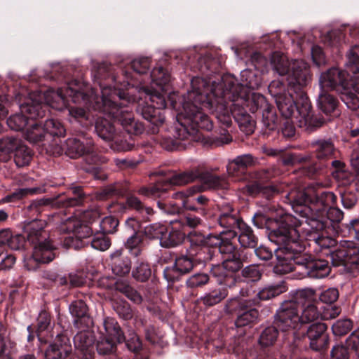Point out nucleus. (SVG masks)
Segmentation results:
<instances>
[{"label":"nucleus","instance_id":"obj_52","mask_svg":"<svg viewBox=\"0 0 359 359\" xmlns=\"http://www.w3.org/2000/svg\"><path fill=\"white\" fill-rule=\"evenodd\" d=\"M209 280V277L206 273H196L187 280V285L189 287L194 288L201 287Z\"/></svg>","mask_w":359,"mask_h":359},{"label":"nucleus","instance_id":"obj_17","mask_svg":"<svg viewBox=\"0 0 359 359\" xmlns=\"http://www.w3.org/2000/svg\"><path fill=\"white\" fill-rule=\"evenodd\" d=\"M72 348L69 339L64 334H57L55 341L46 351V359H60L69 355Z\"/></svg>","mask_w":359,"mask_h":359},{"label":"nucleus","instance_id":"obj_42","mask_svg":"<svg viewBox=\"0 0 359 359\" xmlns=\"http://www.w3.org/2000/svg\"><path fill=\"white\" fill-rule=\"evenodd\" d=\"M234 113L241 129L247 134L252 133L255 129V121L252 119L251 116L243 111L236 113L234 111Z\"/></svg>","mask_w":359,"mask_h":359},{"label":"nucleus","instance_id":"obj_3","mask_svg":"<svg viewBox=\"0 0 359 359\" xmlns=\"http://www.w3.org/2000/svg\"><path fill=\"white\" fill-rule=\"evenodd\" d=\"M46 226L45 221L36 219L25 226L27 239L32 245V254L24 257L25 267L29 271H35L41 264H48L55 258L56 248L43 230Z\"/></svg>","mask_w":359,"mask_h":359},{"label":"nucleus","instance_id":"obj_46","mask_svg":"<svg viewBox=\"0 0 359 359\" xmlns=\"http://www.w3.org/2000/svg\"><path fill=\"white\" fill-rule=\"evenodd\" d=\"M151 271L149 264L145 263L140 264L133 271L132 275L136 280L144 282L151 276Z\"/></svg>","mask_w":359,"mask_h":359},{"label":"nucleus","instance_id":"obj_59","mask_svg":"<svg viewBox=\"0 0 359 359\" xmlns=\"http://www.w3.org/2000/svg\"><path fill=\"white\" fill-rule=\"evenodd\" d=\"M204 189L202 184H197L189 187L186 191L175 193L174 197L177 199H188V198L194 196V194L200 192H203Z\"/></svg>","mask_w":359,"mask_h":359},{"label":"nucleus","instance_id":"obj_12","mask_svg":"<svg viewBox=\"0 0 359 359\" xmlns=\"http://www.w3.org/2000/svg\"><path fill=\"white\" fill-rule=\"evenodd\" d=\"M288 86L292 91H303L312 79L309 65L302 60L292 61L291 70L286 78Z\"/></svg>","mask_w":359,"mask_h":359},{"label":"nucleus","instance_id":"obj_34","mask_svg":"<svg viewBox=\"0 0 359 359\" xmlns=\"http://www.w3.org/2000/svg\"><path fill=\"white\" fill-rule=\"evenodd\" d=\"M243 222L242 220L237 219L235 216L229 213H223L219 218V224L226 229H229L226 233H228L229 237L232 238L237 236L236 230Z\"/></svg>","mask_w":359,"mask_h":359},{"label":"nucleus","instance_id":"obj_51","mask_svg":"<svg viewBox=\"0 0 359 359\" xmlns=\"http://www.w3.org/2000/svg\"><path fill=\"white\" fill-rule=\"evenodd\" d=\"M242 276L248 281H257L260 279L262 273L259 266L252 264L243 269Z\"/></svg>","mask_w":359,"mask_h":359},{"label":"nucleus","instance_id":"obj_33","mask_svg":"<svg viewBox=\"0 0 359 359\" xmlns=\"http://www.w3.org/2000/svg\"><path fill=\"white\" fill-rule=\"evenodd\" d=\"M103 325L106 332L105 337L116 341L118 343L123 341L124 335L115 319L107 318L104 320Z\"/></svg>","mask_w":359,"mask_h":359},{"label":"nucleus","instance_id":"obj_21","mask_svg":"<svg viewBox=\"0 0 359 359\" xmlns=\"http://www.w3.org/2000/svg\"><path fill=\"white\" fill-rule=\"evenodd\" d=\"M93 151V144L90 140L69 138L66 141V154L72 158H76Z\"/></svg>","mask_w":359,"mask_h":359},{"label":"nucleus","instance_id":"obj_9","mask_svg":"<svg viewBox=\"0 0 359 359\" xmlns=\"http://www.w3.org/2000/svg\"><path fill=\"white\" fill-rule=\"evenodd\" d=\"M44 113L43 105L34 101L32 98L27 103L20 106V114H16L9 117L7 124L12 130H22L32 119L42 117Z\"/></svg>","mask_w":359,"mask_h":359},{"label":"nucleus","instance_id":"obj_18","mask_svg":"<svg viewBox=\"0 0 359 359\" xmlns=\"http://www.w3.org/2000/svg\"><path fill=\"white\" fill-rule=\"evenodd\" d=\"M327 326L325 323H317L309 326L307 336L310 340L311 348L320 351L326 347L328 342Z\"/></svg>","mask_w":359,"mask_h":359},{"label":"nucleus","instance_id":"obj_50","mask_svg":"<svg viewBox=\"0 0 359 359\" xmlns=\"http://www.w3.org/2000/svg\"><path fill=\"white\" fill-rule=\"evenodd\" d=\"M118 226V219L111 216L105 217L100 222V228L104 234L114 233Z\"/></svg>","mask_w":359,"mask_h":359},{"label":"nucleus","instance_id":"obj_37","mask_svg":"<svg viewBox=\"0 0 359 359\" xmlns=\"http://www.w3.org/2000/svg\"><path fill=\"white\" fill-rule=\"evenodd\" d=\"M228 295L226 289H215L201 297V302L206 306H212L219 304Z\"/></svg>","mask_w":359,"mask_h":359},{"label":"nucleus","instance_id":"obj_38","mask_svg":"<svg viewBox=\"0 0 359 359\" xmlns=\"http://www.w3.org/2000/svg\"><path fill=\"white\" fill-rule=\"evenodd\" d=\"M219 251L224 255L223 259H230L242 262L240 254L228 238H224L221 244L218 246Z\"/></svg>","mask_w":359,"mask_h":359},{"label":"nucleus","instance_id":"obj_13","mask_svg":"<svg viewBox=\"0 0 359 359\" xmlns=\"http://www.w3.org/2000/svg\"><path fill=\"white\" fill-rule=\"evenodd\" d=\"M302 102V106L298 108V115L295 116L296 123L300 128L307 130H313L321 127L325 120L321 117L314 116L311 111V102L304 92L297 94Z\"/></svg>","mask_w":359,"mask_h":359},{"label":"nucleus","instance_id":"obj_25","mask_svg":"<svg viewBox=\"0 0 359 359\" xmlns=\"http://www.w3.org/2000/svg\"><path fill=\"white\" fill-rule=\"evenodd\" d=\"M199 178L205 191L210 189L227 188L226 180L222 176L212 175L210 172H200Z\"/></svg>","mask_w":359,"mask_h":359},{"label":"nucleus","instance_id":"obj_6","mask_svg":"<svg viewBox=\"0 0 359 359\" xmlns=\"http://www.w3.org/2000/svg\"><path fill=\"white\" fill-rule=\"evenodd\" d=\"M316 292L311 288L294 291V299L299 309L302 325L320 319L321 312L316 304Z\"/></svg>","mask_w":359,"mask_h":359},{"label":"nucleus","instance_id":"obj_61","mask_svg":"<svg viewBox=\"0 0 359 359\" xmlns=\"http://www.w3.org/2000/svg\"><path fill=\"white\" fill-rule=\"evenodd\" d=\"M117 342L113 339L104 337L97 343V350L100 354H107L110 353Z\"/></svg>","mask_w":359,"mask_h":359},{"label":"nucleus","instance_id":"obj_56","mask_svg":"<svg viewBox=\"0 0 359 359\" xmlns=\"http://www.w3.org/2000/svg\"><path fill=\"white\" fill-rule=\"evenodd\" d=\"M339 297V292L337 288L331 287L323 291L319 296L320 300L327 304L336 302Z\"/></svg>","mask_w":359,"mask_h":359},{"label":"nucleus","instance_id":"obj_5","mask_svg":"<svg viewBox=\"0 0 359 359\" xmlns=\"http://www.w3.org/2000/svg\"><path fill=\"white\" fill-rule=\"evenodd\" d=\"M359 72V46H354L347 55L346 70L331 68L322 73L319 78L320 89L342 93L348 88L351 74Z\"/></svg>","mask_w":359,"mask_h":359},{"label":"nucleus","instance_id":"obj_53","mask_svg":"<svg viewBox=\"0 0 359 359\" xmlns=\"http://www.w3.org/2000/svg\"><path fill=\"white\" fill-rule=\"evenodd\" d=\"M248 305L245 301L238 299V298H233L226 302L224 309L226 313H231L238 310L242 311Z\"/></svg>","mask_w":359,"mask_h":359},{"label":"nucleus","instance_id":"obj_55","mask_svg":"<svg viewBox=\"0 0 359 359\" xmlns=\"http://www.w3.org/2000/svg\"><path fill=\"white\" fill-rule=\"evenodd\" d=\"M352 327V323L348 319L337 321L332 325V330L336 335H343L346 334Z\"/></svg>","mask_w":359,"mask_h":359},{"label":"nucleus","instance_id":"obj_7","mask_svg":"<svg viewBox=\"0 0 359 359\" xmlns=\"http://www.w3.org/2000/svg\"><path fill=\"white\" fill-rule=\"evenodd\" d=\"M323 215H321L320 217ZM302 233L309 241H313L321 248H328L334 245V241L324 235V230L327 228V223L322 217L316 218L312 211L305 221L301 222Z\"/></svg>","mask_w":359,"mask_h":359},{"label":"nucleus","instance_id":"obj_39","mask_svg":"<svg viewBox=\"0 0 359 359\" xmlns=\"http://www.w3.org/2000/svg\"><path fill=\"white\" fill-rule=\"evenodd\" d=\"M278 336L276 327L270 326L266 327L261 333L259 342L262 346H270L274 344Z\"/></svg>","mask_w":359,"mask_h":359},{"label":"nucleus","instance_id":"obj_10","mask_svg":"<svg viewBox=\"0 0 359 359\" xmlns=\"http://www.w3.org/2000/svg\"><path fill=\"white\" fill-rule=\"evenodd\" d=\"M331 259L334 266L344 265L359 270V247L355 246L352 241H344L331 253Z\"/></svg>","mask_w":359,"mask_h":359},{"label":"nucleus","instance_id":"obj_63","mask_svg":"<svg viewBox=\"0 0 359 359\" xmlns=\"http://www.w3.org/2000/svg\"><path fill=\"white\" fill-rule=\"evenodd\" d=\"M149 59L148 57H140L132 62V68L138 74H144L149 67Z\"/></svg>","mask_w":359,"mask_h":359},{"label":"nucleus","instance_id":"obj_20","mask_svg":"<svg viewBox=\"0 0 359 359\" xmlns=\"http://www.w3.org/2000/svg\"><path fill=\"white\" fill-rule=\"evenodd\" d=\"M110 265L113 273L118 276L128 274L131 269L130 259L123 249L116 250L110 255Z\"/></svg>","mask_w":359,"mask_h":359},{"label":"nucleus","instance_id":"obj_4","mask_svg":"<svg viewBox=\"0 0 359 359\" xmlns=\"http://www.w3.org/2000/svg\"><path fill=\"white\" fill-rule=\"evenodd\" d=\"M153 85H156L158 88L152 89L144 88H142L146 97L145 99L152 102L154 106L146 105L141 109V113L143 118L150 122L155 126L162 124L165 121V117L161 111V109L166 107L164 91L166 90V84L170 80L169 75L165 72L162 67L154 68L151 73Z\"/></svg>","mask_w":359,"mask_h":359},{"label":"nucleus","instance_id":"obj_19","mask_svg":"<svg viewBox=\"0 0 359 359\" xmlns=\"http://www.w3.org/2000/svg\"><path fill=\"white\" fill-rule=\"evenodd\" d=\"M311 211H312L315 215V217L320 218L321 217V215L323 216L322 217V219L326 222L327 223V227L332 223V222H339L344 217V213L343 212L339 209L338 208L335 207H330V208L327 210H321L320 208H310L304 207L303 210H300L299 212L302 213V217L305 218V219L307 218L308 216L311 215Z\"/></svg>","mask_w":359,"mask_h":359},{"label":"nucleus","instance_id":"obj_57","mask_svg":"<svg viewBox=\"0 0 359 359\" xmlns=\"http://www.w3.org/2000/svg\"><path fill=\"white\" fill-rule=\"evenodd\" d=\"M241 76L245 79L243 85H245L250 88H258L260 85L259 80L257 78L255 74L248 69H245L241 72Z\"/></svg>","mask_w":359,"mask_h":359},{"label":"nucleus","instance_id":"obj_22","mask_svg":"<svg viewBox=\"0 0 359 359\" xmlns=\"http://www.w3.org/2000/svg\"><path fill=\"white\" fill-rule=\"evenodd\" d=\"M258 107L262 111V123L269 130H275L278 125V117L273 108L262 95L257 96Z\"/></svg>","mask_w":359,"mask_h":359},{"label":"nucleus","instance_id":"obj_47","mask_svg":"<svg viewBox=\"0 0 359 359\" xmlns=\"http://www.w3.org/2000/svg\"><path fill=\"white\" fill-rule=\"evenodd\" d=\"M31 158V151L29 149L22 147L16 149L15 161L18 166H24L27 165Z\"/></svg>","mask_w":359,"mask_h":359},{"label":"nucleus","instance_id":"obj_60","mask_svg":"<svg viewBox=\"0 0 359 359\" xmlns=\"http://www.w3.org/2000/svg\"><path fill=\"white\" fill-rule=\"evenodd\" d=\"M71 190L74 196L68 197L65 201H62L64 205L67 207L76 205L79 204L82 200L83 192L80 187H73Z\"/></svg>","mask_w":359,"mask_h":359},{"label":"nucleus","instance_id":"obj_32","mask_svg":"<svg viewBox=\"0 0 359 359\" xmlns=\"http://www.w3.org/2000/svg\"><path fill=\"white\" fill-rule=\"evenodd\" d=\"M238 234V241L244 248H255L257 245V239L252 229L245 222L240 224L237 229Z\"/></svg>","mask_w":359,"mask_h":359},{"label":"nucleus","instance_id":"obj_36","mask_svg":"<svg viewBox=\"0 0 359 359\" xmlns=\"http://www.w3.org/2000/svg\"><path fill=\"white\" fill-rule=\"evenodd\" d=\"M287 290V287L285 282H281L277 285L264 287L257 293V296L261 300H269L286 292Z\"/></svg>","mask_w":359,"mask_h":359},{"label":"nucleus","instance_id":"obj_14","mask_svg":"<svg viewBox=\"0 0 359 359\" xmlns=\"http://www.w3.org/2000/svg\"><path fill=\"white\" fill-rule=\"evenodd\" d=\"M242 266L243 263L238 261H232L229 259H223L222 264L214 266L211 271L219 284L231 287L236 283L234 273L238 271Z\"/></svg>","mask_w":359,"mask_h":359},{"label":"nucleus","instance_id":"obj_49","mask_svg":"<svg viewBox=\"0 0 359 359\" xmlns=\"http://www.w3.org/2000/svg\"><path fill=\"white\" fill-rule=\"evenodd\" d=\"M110 245L111 241L104 233L95 236L91 241V246L100 251L107 250Z\"/></svg>","mask_w":359,"mask_h":359},{"label":"nucleus","instance_id":"obj_8","mask_svg":"<svg viewBox=\"0 0 359 359\" xmlns=\"http://www.w3.org/2000/svg\"><path fill=\"white\" fill-rule=\"evenodd\" d=\"M276 324L283 332L299 330L302 327L294 291L290 292V299L284 301L277 311Z\"/></svg>","mask_w":359,"mask_h":359},{"label":"nucleus","instance_id":"obj_28","mask_svg":"<svg viewBox=\"0 0 359 359\" xmlns=\"http://www.w3.org/2000/svg\"><path fill=\"white\" fill-rule=\"evenodd\" d=\"M295 93V96L289 97L287 100V104H281L280 108H278L281 114L286 118H293V122L296 123L295 116L298 115V108L302 106V102L299 100V94L301 91H293Z\"/></svg>","mask_w":359,"mask_h":359},{"label":"nucleus","instance_id":"obj_35","mask_svg":"<svg viewBox=\"0 0 359 359\" xmlns=\"http://www.w3.org/2000/svg\"><path fill=\"white\" fill-rule=\"evenodd\" d=\"M183 234L177 230H168L165 227V231L160 238V244L164 248L175 247L182 243Z\"/></svg>","mask_w":359,"mask_h":359},{"label":"nucleus","instance_id":"obj_15","mask_svg":"<svg viewBox=\"0 0 359 359\" xmlns=\"http://www.w3.org/2000/svg\"><path fill=\"white\" fill-rule=\"evenodd\" d=\"M298 265L304 269L303 273L311 278H322L330 273L328 262L323 259H314L310 256L304 257Z\"/></svg>","mask_w":359,"mask_h":359},{"label":"nucleus","instance_id":"obj_48","mask_svg":"<svg viewBox=\"0 0 359 359\" xmlns=\"http://www.w3.org/2000/svg\"><path fill=\"white\" fill-rule=\"evenodd\" d=\"M69 311L73 316L82 318L87 316L88 308L83 301L76 300L69 306Z\"/></svg>","mask_w":359,"mask_h":359},{"label":"nucleus","instance_id":"obj_1","mask_svg":"<svg viewBox=\"0 0 359 359\" xmlns=\"http://www.w3.org/2000/svg\"><path fill=\"white\" fill-rule=\"evenodd\" d=\"M67 96L74 103L83 104L86 107H92L95 110L111 115L129 134L138 135L144 131L143 125L134 118L133 113L127 109H123L122 105L126 107V105L118 103L119 100H127L126 94L109 87L102 89L101 101H99L100 98L93 89H90L87 94L81 91L80 87L76 82L70 83L65 90L63 88H59L57 90L49 89L43 95H39V99H34L32 97L31 99L39 102V100L43 97L47 105L55 109L62 110L66 107ZM41 104L43 108L46 107V104L41 102Z\"/></svg>","mask_w":359,"mask_h":359},{"label":"nucleus","instance_id":"obj_24","mask_svg":"<svg viewBox=\"0 0 359 359\" xmlns=\"http://www.w3.org/2000/svg\"><path fill=\"white\" fill-rule=\"evenodd\" d=\"M25 238L20 234H13L9 229L0 230V247L7 245L12 250H20L23 247Z\"/></svg>","mask_w":359,"mask_h":359},{"label":"nucleus","instance_id":"obj_29","mask_svg":"<svg viewBox=\"0 0 359 359\" xmlns=\"http://www.w3.org/2000/svg\"><path fill=\"white\" fill-rule=\"evenodd\" d=\"M199 169L194 168L191 170L173 175L171 177L168 179V182L172 185L182 186L194 182L199 178Z\"/></svg>","mask_w":359,"mask_h":359},{"label":"nucleus","instance_id":"obj_41","mask_svg":"<svg viewBox=\"0 0 359 359\" xmlns=\"http://www.w3.org/2000/svg\"><path fill=\"white\" fill-rule=\"evenodd\" d=\"M316 154L318 159L331 157L334 153V146L330 141L319 140L316 142Z\"/></svg>","mask_w":359,"mask_h":359},{"label":"nucleus","instance_id":"obj_64","mask_svg":"<svg viewBox=\"0 0 359 359\" xmlns=\"http://www.w3.org/2000/svg\"><path fill=\"white\" fill-rule=\"evenodd\" d=\"M114 309L118 315L123 319L128 320L133 317L132 309L126 302L116 304L114 306Z\"/></svg>","mask_w":359,"mask_h":359},{"label":"nucleus","instance_id":"obj_30","mask_svg":"<svg viewBox=\"0 0 359 359\" xmlns=\"http://www.w3.org/2000/svg\"><path fill=\"white\" fill-rule=\"evenodd\" d=\"M25 138L31 143L41 142L46 138V133L43 130L42 125L32 119L24 131Z\"/></svg>","mask_w":359,"mask_h":359},{"label":"nucleus","instance_id":"obj_40","mask_svg":"<svg viewBox=\"0 0 359 359\" xmlns=\"http://www.w3.org/2000/svg\"><path fill=\"white\" fill-rule=\"evenodd\" d=\"M259 313L255 309H250L239 313L236 320L237 327H244L255 323L258 318Z\"/></svg>","mask_w":359,"mask_h":359},{"label":"nucleus","instance_id":"obj_45","mask_svg":"<svg viewBox=\"0 0 359 359\" xmlns=\"http://www.w3.org/2000/svg\"><path fill=\"white\" fill-rule=\"evenodd\" d=\"M340 93L341 94V100L348 108L352 110H355L359 108V97L349 90V88Z\"/></svg>","mask_w":359,"mask_h":359},{"label":"nucleus","instance_id":"obj_23","mask_svg":"<svg viewBox=\"0 0 359 359\" xmlns=\"http://www.w3.org/2000/svg\"><path fill=\"white\" fill-rule=\"evenodd\" d=\"M297 231L293 227L282 224L270 233L269 238L278 245L287 244L294 241L293 236Z\"/></svg>","mask_w":359,"mask_h":359},{"label":"nucleus","instance_id":"obj_58","mask_svg":"<svg viewBox=\"0 0 359 359\" xmlns=\"http://www.w3.org/2000/svg\"><path fill=\"white\" fill-rule=\"evenodd\" d=\"M18 146L17 139L12 137H7L0 139V151L5 153H10L16 150Z\"/></svg>","mask_w":359,"mask_h":359},{"label":"nucleus","instance_id":"obj_43","mask_svg":"<svg viewBox=\"0 0 359 359\" xmlns=\"http://www.w3.org/2000/svg\"><path fill=\"white\" fill-rule=\"evenodd\" d=\"M74 345L81 350L88 348L94 344V337L92 333L83 331L77 333L74 337Z\"/></svg>","mask_w":359,"mask_h":359},{"label":"nucleus","instance_id":"obj_27","mask_svg":"<svg viewBox=\"0 0 359 359\" xmlns=\"http://www.w3.org/2000/svg\"><path fill=\"white\" fill-rule=\"evenodd\" d=\"M271 63L273 69L280 76H288L292 66V62H290L287 57L281 53L275 52L271 58Z\"/></svg>","mask_w":359,"mask_h":359},{"label":"nucleus","instance_id":"obj_54","mask_svg":"<svg viewBox=\"0 0 359 359\" xmlns=\"http://www.w3.org/2000/svg\"><path fill=\"white\" fill-rule=\"evenodd\" d=\"M165 231V226L158 224L149 225L144 229L145 235L152 239H158L160 241Z\"/></svg>","mask_w":359,"mask_h":359},{"label":"nucleus","instance_id":"obj_62","mask_svg":"<svg viewBox=\"0 0 359 359\" xmlns=\"http://www.w3.org/2000/svg\"><path fill=\"white\" fill-rule=\"evenodd\" d=\"M125 340L128 348L132 351H137L142 347L139 337L133 331H130L126 338L124 337Z\"/></svg>","mask_w":359,"mask_h":359},{"label":"nucleus","instance_id":"obj_44","mask_svg":"<svg viewBox=\"0 0 359 359\" xmlns=\"http://www.w3.org/2000/svg\"><path fill=\"white\" fill-rule=\"evenodd\" d=\"M46 137L50 136H61L65 134V129L63 126L57 121L54 119H48L42 126Z\"/></svg>","mask_w":359,"mask_h":359},{"label":"nucleus","instance_id":"obj_26","mask_svg":"<svg viewBox=\"0 0 359 359\" xmlns=\"http://www.w3.org/2000/svg\"><path fill=\"white\" fill-rule=\"evenodd\" d=\"M95 129L97 135L105 141H111L115 138V128L111 121L99 116L97 118Z\"/></svg>","mask_w":359,"mask_h":359},{"label":"nucleus","instance_id":"obj_31","mask_svg":"<svg viewBox=\"0 0 359 359\" xmlns=\"http://www.w3.org/2000/svg\"><path fill=\"white\" fill-rule=\"evenodd\" d=\"M318 109L325 114H329L334 111L337 105L336 99L327 93V90L320 89L317 100Z\"/></svg>","mask_w":359,"mask_h":359},{"label":"nucleus","instance_id":"obj_16","mask_svg":"<svg viewBox=\"0 0 359 359\" xmlns=\"http://www.w3.org/2000/svg\"><path fill=\"white\" fill-rule=\"evenodd\" d=\"M193 268L192 259L187 256H181L176 258L172 266L166 267L164 269L163 275L168 281L173 282L181 276L189 273Z\"/></svg>","mask_w":359,"mask_h":359},{"label":"nucleus","instance_id":"obj_2","mask_svg":"<svg viewBox=\"0 0 359 359\" xmlns=\"http://www.w3.org/2000/svg\"><path fill=\"white\" fill-rule=\"evenodd\" d=\"M212 104L205 94L196 88L189 91L187 100L183 104V111L177 116L179 121L184 120L177 129L178 138L194 140L198 128L210 130L212 124L205 111L210 110Z\"/></svg>","mask_w":359,"mask_h":359},{"label":"nucleus","instance_id":"obj_11","mask_svg":"<svg viewBox=\"0 0 359 359\" xmlns=\"http://www.w3.org/2000/svg\"><path fill=\"white\" fill-rule=\"evenodd\" d=\"M295 193H289L287 196L291 201H293L297 205L300 206L301 210L304 207L310 208H320L321 210H327L330 207H333L337 202L336 196L330 191H323L317 196L316 202L312 203L311 206H308L309 203H312L311 196L307 192L299 191L297 196Z\"/></svg>","mask_w":359,"mask_h":359}]
</instances>
